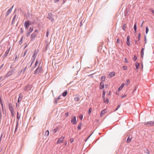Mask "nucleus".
<instances>
[{"label": "nucleus", "mask_w": 154, "mask_h": 154, "mask_svg": "<svg viewBox=\"0 0 154 154\" xmlns=\"http://www.w3.org/2000/svg\"><path fill=\"white\" fill-rule=\"evenodd\" d=\"M144 125L147 126H152L154 125V121H151L144 123Z\"/></svg>", "instance_id": "nucleus-1"}, {"label": "nucleus", "mask_w": 154, "mask_h": 154, "mask_svg": "<svg viewBox=\"0 0 154 154\" xmlns=\"http://www.w3.org/2000/svg\"><path fill=\"white\" fill-rule=\"evenodd\" d=\"M42 72V67L40 66L38 67L35 71L34 74H39Z\"/></svg>", "instance_id": "nucleus-2"}, {"label": "nucleus", "mask_w": 154, "mask_h": 154, "mask_svg": "<svg viewBox=\"0 0 154 154\" xmlns=\"http://www.w3.org/2000/svg\"><path fill=\"white\" fill-rule=\"evenodd\" d=\"M31 24L29 20L25 21L24 24V26L25 28L28 29V26Z\"/></svg>", "instance_id": "nucleus-3"}, {"label": "nucleus", "mask_w": 154, "mask_h": 154, "mask_svg": "<svg viewBox=\"0 0 154 154\" xmlns=\"http://www.w3.org/2000/svg\"><path fill=\"white\" fill-rule=\"evenodd\" d=\"M64 139V137H61L58 140L57 142V143L58 144L59 143H61L63 142Z\"/></svg>", "instance_id": "nucleus-4"}, {"label": "nucleus", "mask_w": 154, "mask_h": 154, "mask_svg": "<svg viewBox=\"0 0 154 154\" xmlns=\"http://www.w3.org/2000/svg\"><path fill=\"white\" fill-rule=\"evenodd\" d=\"M31 86L30 85H28L24 88V90L29 91L31 89Z\"/></svg>", "instance_id": "nucleus-5"}, {"label": "nucleus", "mask_w": 154, "mask_h": 154, "mask_svg": "<svg viewBox=\"0 0 154 154\" xmlns=\"http://www.w3.org/2000/svg\"><path fill=\"white\" fill-rule=\"evenodd\" d=\"M37 36V33L35 32H34L31 35V40L32 41Z\"/></svg>", "instance_id": "nucleus-6"}, {"label": "nucleus", "mask_w": 154, "mask_h": 154, "mask_svg": "<svg viewBox=\"0 0 154 154\" xmlns=\"http://www.w3.org/2000/svg\"><path fill=\"white\" fill-rule=\"evenodd\" d=\"M71 122L73 124H76L77 121L76 120V118L75 116H74L72 119Z\"/></svg>", "instance_id": "nucleus-7"}, {"label": "nucleus", "mask_w": 154, "mask_h": 154, "mask_svg": "<svg viewBox=\"0 0 154 154\" xmlns=\"http://www.w3.org/2000/svg\"><path fill=\"white\" fill-rule=\"evenodd\" d=\"M107 110L106 109L102 110L100 113V117H102L107 112Z\"/></svg>", "instance_id": "nucleus-8"}, {"label": "nucleus", "mask_w": 154, "mask_h": 154, "mask_svg": "<svg viewBox=\"0 0 154 154\" xmlns=\"http://www.w3.org/2000/svg\"><path fill=\"white\" fill-rule=\"evenodd\" d=\"M23 94L22 93H20L19 94V97L18 100V102L19 103L23 98Z\"/></svg>", "instance_id": "nucleus-9"}, {"label": "nucleus", "mask_w": 154, "mask_h": 154, "mask_svg": "<svg viewBox=\"0 0 154 154\" xmlns=\"http://www.w3.org/2000/svg\"><path fill=\"white\" fill-rule=\"evenodd\" d=\"M130 39V36H128L127 38V42H126V43H127V45L128 46H130L131 45V44H130V41H129Z\"/></svg>", "instance_id": "nucleus-10"}, {"label": "nucleus", "mask_w": 154, "mask_h": 154, "mask_svg": "<svg viewBox=\"0 0 154 154\" xmlns=\"http://www.w3.org/2000/svg\"><path fill=\"white\" fill-rule=\"evenodd\" d=\"M103 102L106 103H108L109 102V100L108 98H106L105 97L103 98Z\"/></svg>", "instance_id": "nucleus-11"}, {"label": "nucleus", "mask_w": 154, "mask_h": 154, "mask_svg": "<svg viewBox=\"0 0 154 154\" xmlns=\"http://www.w3.org/2000/svg\"><path fill=\"white\" fill-rule=\"evenodd\" d=\"M104 88V84L103 82H101L100 85V89H103Z\"/></svg>", "instance_id": "nucleus-12"}, {"label": "nucleus", "mask_w": 154, "mask_h": 154, "mask_svg": "<svg viewBox=\"0 0 154 154\" xmlns=\"http://www.w3.org/2000/svg\"><path fill=\"white\" fill-rule=\"evenodd\" d=\"M132 137H130V136H129L128 137V139H127L126 142L127 143H130L131 141L132 140Z\"/></svg>", "instance_id": "nucleus-13"}, {"label": "nucleus", "mask_w": 154, "mask_h": 154, "mask_svg": "<svg viewBox=\"0 0 154 154\" xmlns=\"http://www.w3.org/2000/svg\"><path fill=\"white\" fill-rule=\"evenodd\" d=\"M74 100L76 102H78L80 100V97L78 96H76L74 98Z\"/></svg>", "instance_id": "nucleus-14"}, {"label": "nucleus", "mask_w": 154, "mask_h": 154, "mask_svg": "<svg viewBox=\"0 0 154 154\" xmlns=\"http://www.w3.org/2000/svg\"><path fill=\"white\" fill-rule=\"evenodd\" d=\"M10 48H9L5 52V55L6 56H7L8 55V54L9 53V52L10 51Z\"/></svg>", "instance_id": "nucleus-15"}, {"label": "nucleus", "mask_w": 154, "mask_h": 154, "mask_svg": "<svg viewBox=\"0 0 154 154\" xmlns=\"http://www.w3.org/2000/svg\"><path fill=\"white\" fill-rule=\"evenodd\" d=\"M125 85V84L124 83H122L120 87L119 88L118 90L119 91H120V90H121L122 88L124 87V86Z\"/></svg>", "instance_id": "nucleus-16"}, {"label": "nucleus", "mask_w": 154, "mask_h": 154, "mask_svg": "<svg viewBox=\"0 0 154 154\" xmlns=\"http://www.w3.org/2000/svg\"><path fill=\"white\" fill-rule=\"evenodd\" d=\"M144 48H143L141 51V54L142 57H143L144 55Z\"/></svg>", "instance_id": "nucleus-17"}, {"label": "nucleus", "mask_w": 154, "mask_h": 154, "mask_svg": "<svg viewBox=\"0 0 154 154\" xmlns=\"http://www.w3.org/2000/svg\"><path fill=\"white\" fill-rule=\"evenodd\" d=\"M115 75V72H110L109 73V75L111 77L114 76Z\"/></svg>", "instance_id": "nucleus-18"}, {"label": "nucleus", "mask_w": 154, "mask_h": 154, "mask_svg": "<svg viewBox=\"0 0 154 154\" xmlns=\"http://www.w3.org/2000/svg\"><path fill=\"white\" fill-rule=\"evenodd\" d=\"M9 108L10 111H14V109L13 107L11 105L9 106Z\"/></svg>", "instance_id": "nucleus-19"}, {"label": "nucleus", "mask_w": 154, "mask_h": 154, "mask_svg": "<svg viewBox=\"0 0 154 154\" xmlns=\"http://www.w3.org/2000/svg\"><path fill=\"white\" fill-rule=\"evenodd\" d=\"M135 66L137 69H138L139 68L140 64L139 63L136 62L135 64Z\"/></svg>", "instance_id": "nucleus-20"}, {"label": "nucleus", "mask_w": 154, "mask_h": 154, "mask_svg": "<svg viewBox=\"0 0 154 154\" xmlns=\"http://www.w3.org/2000/svg\"><path fill=\"white\" fill-rule=\"evenodd\" d=\"M106 78L105 76H102L101 77V79L102 81H104L105 80Z\"/></svg>", "instance_id": "nucleus-21"}, {"label": "nucleus", "mask_w": 154, "mask_h": 154, "mask_svg": "<svg viewBox=\"0 0 154 154\" xmlns=\"http://www.w3.org/2000/svg\"><path fill=\"white\" fill-rule=\"evenodd\" d=\"M67 91H65V92H64L62 94V95L63 97H65L67 94Z\"/></svg>", "instance_id": "nucleus-22"}, {"label": "nucleus", "mask_w": 154, "mask_h": 154, "mask_svg": "<svg viewBox=\"0 0 154 154\" xmlns=\"http://www.w3.org/2000/svg\"><path fill=\"white\" fill-rule=\"evenodd\" d=\"M134 30L135 32H137V31H136V30H137V25H136V23H135L134 24Z\"/></svg>", "instance_id": "nucleus-23"}, {"label": "nucleus", "mask_w": 154, "mask_h": 154, "mask_svg": "<svg viewBox=\"0 0 154 154\" xmlns=\"http://www.w3.org/2000/svg\"><path fill=\"white\" fill-rule=\"evenodd\" d=\"M106 93V91H103V94H102V97L103 98L105 97V94Z\"/></svg>", "instance_id": "nucleus-24"}, {"label": "nucleus", "mask_w": 154, "mask_h": 154, "mask_svg": "<svg viewBox=\"0 0 154 154\" xmlns=\"http://www.w3.org/2000/svg\"><path fill=\"white\" fill-rule=\"evenodd\" d=\"M130 80L129 79H128L127 80V81H126V82L125 84L126 85H128L129 83H130Z\"/></svg>", "instance_id": "nucleus-25"}, {"label": "nucleus", "mask_w": 154, "mask_h": 154, "mask_svg": "<svg viewBox=\"0 0 154 154\" xmlns=\"http://www.w3.org/2000/svg\"><path fill=\"white\" fill-rule=\"evenodd\" d=\"M49 134V132L48 130H47L45 132V134L47 136H48Z\"/></svg>", "instance_id": "nucleus-26"}, {"label": "nucleus", "mask_w": 154, "mask_h": 154, "mask_svg": "<svg viewBox=\"0 0 154 154\" xmlns=\"http://www.w3.org/2000/svg\"><path fill=\"white\" fill-rule=\"evenodd\" d=\"M33 27H31L29 29V32L31 33L33 31Z\"/></svg>", "instance_id": "nucleus-27"}, {"label": "nucleus", "mask_w": 154, "mask_h": 154, "mask_svg": "<svg viewBox=\"0 0 154 154\" xmlns=\"http://www.w3.org/2000/svg\"><path fill=\"white\" fill-rule=\"evenodd\" d=\"M81 126H82L81 124H79L78 125L77 128L79 130H80L81 129Z\"/></svg>", "instance_id": "nucleus-28"}, {"label": "nucleus", "mask_w": 154, "mask_h": 154, "mask_svg": "<svg viewBox=\"0 0 154 154\" xmlns=\"http://www.w3.org/2000/svg\"><path fill=\"white\" fill-rule=\"evenodd\" d=\"M11 10H12L11 9H10L7 12V15H8L10 13H11Z\"/></svg>", "instance_id": "nucleus-29"}, {"label": "nucleus", "mask_w": 154, "mask_h": 154, "mask_svg": "<svg viewBox=\"0 0 154 154\" xmlns=\"http://www.w3.org/2000/svg\"><path fill=\"white\" fill-rule=\"evenodd\" d=\"M92 111V109L91 108H90L88 110V114H90Z\"/></svg>", "instance_id": "nucleus-30"}, {"label": "nucleus", "mask_w": 154, "mask_h": 154, "mask_svg": "<svg viewBox=\"0 0 154 154\" xmlns=\"http://www.w3.org/2000/svg\"><path fill=\"white\" fill-rule=\"evenodd\" d=\"M83 116L82 115H80L79 116V118L81 119L82 120L83 119Z\"/></svg>", "instance_id": "nucleus-31"}, {"label": "nucleus", "mask_w": 154, "mask_h": 154, "mask_svg": "<svg viewBox=\"0 0 154 154\" xmlns=\"http://www.w3.org/2000/svg\"><path fill=\"white\" fill-rule=\"evenodd\" d=\"M49 19L52 22H53L54 21V18L52 17H50L49 18Z\"/></svg>", "instance_id": "nucleus-32"}, {"label": "nucleus", "mask_w": 154, "mask_h": 154, "mask_svg": "<svg viewBox=\"0 0 154 154\" xmlns=\"http://www.w3.org/2000/svg\"><path fill=\"white\" fill-rule=\"evenodd\" d=\"M137 59V57L136 56H134L133 57V59L134 61H136Z\"/></svg>", "instance_id": "nucleus-33"}, {"label": "nucleus", "mask_w": 154, "mask_h": 154, "mask_svg": "<svg viewBox=\"0 0 154 154\" xmlns=\"http://www.w3.org/2000/svg\"><path fill=\"white\" fill-rule=\"evenodd\" d=\"M149 31V29L148 26H147L146 28V34H147Z\"/></svg>", "instance_id": "nucleus-34"}, {"label": "nucleus", "mask_w": 154, "mask_h": 154, "mask_svg": "<svg viewBox=\"0 0 154 154\" xmlns=\"http://www.w3.org/2000/svg\"><path fill=\"white\" fill-rule=\"evenodd\" d=\"M145 152L147 154H149V153H150L149 151L147 149L145 151Z\"/></svg>", "instance_id": "nucleus-35"}, {"label": "nucleus", "mask_w": 154, "mask_h": 154, "mask_svg": "<svg viewBox=\"0 0 154 154\" xmlns=\"http://www.w3.org/2000/svg\"><path fill=\"white\" fill-rule=\"evenodd\" d=\"M123 68L125 70H127V66H123Z\"/></svg>", "instance_id": "nucleus-36"}, {"label": "nucleus", "mask_w": 154, "mask_h": 154, "mask_svg": "<svg viewBox=\"0 0 154 154\" xmlns=\"http://www.w3.org/2000/svg\"><path fill=\"white\" fill-rule=\"evenodd\" d=\"M122 28L123 29L125 30V29L126 28V25L125 24H124V25H123Z\"/></svg>", "instance_id": "nucleus-37"}, {"label": "nucleus", "mask_w": 154, "mask_h": 154, "mask_svg": "<svg viewBox=\"0 0 154 154\" xmlns=\"http://www.w3.org/2000/svg\"><path fill=\"white\" fill-rule=\"evenodd\" d=\"M38 61H37V60L36 62H35V67L37 66V65H38Z\"/></svg>", "instance_id": "nucleus-38"}, {"label": "nucleus", "mask_w": 154, "mask_h": 154, "mask_svg": "<svg viewBox=\"0 0 154 154\" xmlns=\"http://www.w3.org/2000/svg\"><path fill=\"white\" fill-rule=\"evenodd\" d=\"M73 139L72 138H71L70 139L69 141L71 143H72L73 142Z\"/></svg>", "instance_id": "nucleus-39"}, {"label": "nucleus", "mask_w": 154, "mask_h": 154, "mask_svg": "<svg viewBox=\"0 0 154 154\" xmlns=\"http://www.w3.org/2000/svg\"><path fill=\"white\" fill-rule=\"evenodd\" d=\"M11 115H12V116H14V111H13L12 112V111H11Z\"/></svg>", "instance_id": "nucleus-40"}, {"label": "nucleus", "mask_w": 154, "mask_h": 154, "mask_svg": "<svg viewBox=\"0 0 154 154\" xmlns=\"http://www.w3.org/2000/svg\"><path fill=\"white\" fill-rule=\"evenodd\" d=\"M36 54L35 53L33 56V58L34 60L35 59V57H36Z\"/></svg>", "instance_id": "nucleus-41"}, {"label": "nucleus", "mask_w": 154, "mask_h": 154, "mask_svg": "<svg viewBox=\"0 0 154 154\" xmlns=\"http://www.w3.org/2000/svg\"><path fill=\"white\" fill-rule=\"evenodd\" d=\"M149 10L153 14H154V10L152 9H150Z\"/></svg>", "instance_id": "nucleus-42"}, {"label": "nucleus", "mask_w": 154, "mask_h": 154, "mask_svg": "<svg viewBox=\"0 0 154 154\" xmlns=\"http://www.w3.org/2000/svg\"><path fill=\"white\" fill-rule=\"evenodd\" d=\"M30 33H31V32H27L26 34V36H28L29 35Z\"/></svg>", "instance_id": "nucleus-43"}, {"label": "nucleus", "mask_w": 154, "mask_h": 154, "mask_svg": "<svg viewBox=\"0 0 154 154\" xmlns=\"http://www.w3.org/2000/svg\"><path fill=\"white\" fill-rule=\"evenodd\" d=\"M61 96V95H60L58 97V98L57 99V101H58L59 100H60V99Z\"/></svg>", "instance_id": "nucleus-44"}, {"label": "nucleus", "mask_w": 154, "mask_h": 154, "mask_svg": "<svg viewBox=\"0 0 154 154\" xmlns=\"http://www.w3.org/2000/svg\"><path fill=\"white\" fill-rule=\"evenodd\" d=\"M125 61L126 63H128V60H127V59L126 58H125Z\"/></svg>", "instance_id": "nucleus-45"}, {"label": "nucleus", "mask_w": 154, "mask_h": 154, "mask_svg": "<svg viewBox=\"0 0 154 154\" xmlns=\"http://www.w3.org/2000/svg\"><path fill=\"white\" fill-rule=\"evenodd\" d=\"M0 103L1 104V105L2 107H3V104L2 103V100L1 101H0Z\"/></svg>", "instance_id": "nucleus-46"}, {"label": "nucleus", "mask_w": 154, "mask_h": 154, "mask_svg": "<svg viewBox=\"0 0 154 154\" xmlns=\"http://www.w3.org/2000/svg\"><path fill=\"white\" fill-rule=\"evenodd\" d=\"M27 50H26V51L25 52H24V55H23V56H24L27 53Z\"/></svg>", "instance_id": "nucleus-47"}, {"label": "nucleus", "mask_w": 154, "mask_h": 154, "mask_svg": "<svg viewBox=\"0 0 154 154\" xmlns=\"http://www.w3.org/2000/svg\"><path fill=\"white\" fill-rule=\"evenodd\" d=\"M69 114V112H67L65 114V115L66 116V117H67V116H68Z\"/></svg>", "instance_id": "nucleus-48"}, {"label": "nucleus", "mask_w": 154, "mask_h": 154, "mask_svg": "<svg viewBox=\"0 0 154 154\" xmlns=\"http://www.w3.org/2000/svg\"><path fill=\"white\" fill-rule=\"evenodd\" d=\"M140 36H141V34L140 33H139L138 34V38L139 39H140Z\"/></svg>", "instance_id": "nucleus-49"}, {"label": "nucleus", "mask_w": 154, "mask_h": 154, "mask_svg": "<svg viewBox=\"0 0 154 154\" xmlns=\"http://www.w3.org/2000/svg\"><path fill=\"white\" fill-rule=\"evenodd\" d=\"M48 31H47V33H46V36L47 37H48Z\"/></svg>", "instance_id": "nucleus-50"}, {"label": "nucleus", "mask_w": 154, "mask_h": 154, "mask_svg": "<svg viewBox=\"0 0 154 154\" xmlns=\"http://www.w3.org/2000/svg\"><path fill=\"white\" fill-rule=\"evenodd\" d=\"M119 39H117V43H119Z\"/></svg>", "instance_id": "nucleus-51"}, {"label": "nucleus", "mask_w": 154, "mask_h": 154, "mask_svg": "<svg viewBox=\"0 0 154 154\" xmlns=\"http://www.w3.org/2000/svg\"><path fill=\"white\" fill-rule=\"evenodd\" d=\"M27 67L26 66L25 67V69H24V71H23V72H24L25 70H26V69L27 68Z\"/></svg>", "instance_id": "nucleus-52"}, {"label": "nucleus", "mask_w": 154, "mask_h": 154, "mask_svg": "<svg viewBox=\"0 0 154 154\" xmlns=\"http://www.w3.org/2000/svg\"><path fill=\"white\" fill-rule=\"evenodd\" d=\"M59 0H54V2H58Z\"/></svg>", "instance_id": "nucleus-53"}, {"label": "nucleus", "mask_w": 154, "mask_h": 154, "mask_svg": "<svg viewBox=\"0 0 154 154\" xmlns=\"http://www.w3.org/2000/svg\"><path fill=\"white\" fill-rule=\"evenodd\" d=\"M57 101H57V99H56V100H55V103H57Z\"/></svg>", "instance_id": "nucleus-54"}, {"label": "nucleus", "mask_w": 154, "mask_h": 154, "mask_svg": "<svg viewBox=\"0 0 154 154\" xmlns=\"http://www.w3.org/2000/svg\"><path fill=\"white\" fill-rule=\"evenodd\" d=\"M16 16L15 15L13 19V20H15V18H16Z\"/></svg>", "instance_id": "nucleus-55"}, {"label": "nucleus", "mask_w": 154, "mask_h": 154, "mask_svg": "<svg viewBox=\"0 0 154 154\" xmlns=\"http://www.w3.org/2000/svg\"><path fill=\"white\" fill-rule=\"evenodd\" d=\"M34 32H35L36 33H37L38 32V30H35Z\"/></svg>", "instance_id": "nucleus-56"}, {"label": "nucleus", "mask_w": 154, "mask_h": 154, "mask_svg": "<svg viewBox=\"0 0 154 154\" xmlns=\"http://www.w3.org/2000/svg\"><path fill=\"white\" fill-rule=\"evenodd\" d=\"M67 141H65V145H66L67 144Z\"/></svg>", "instance_id": "nucleus-57"}, {"label": "nucleus", "mask_w": 154, "mask_h": 154, "mask_svg": "<svg viewBox=\"0 0 154 154\" xmlns=\"http://www.w3.org/2000/svg\"><path fill=\"white\" fill-rule=\"evenodd\" d=\"M23 38H24L23 36V37L21 38V40H20V41H22V40H23Z\"/></svg>", "instance_id": "nucleus-58"}, {"label": "nucleus", "mask_w": 154, "mask_h": 154, "mask_svg": "<svg viewBox=\"0 0 154 154\" xmlns=\"http://www.w3.org/2000/svg\"><path fill=\"white\" fill-rule=\"evenodd\" d=\"M21 32L22 33L23 32V30L22 29V28H21Z\"/></svg>", "instance_id": "nucleus-59"}, {"label": "nucleus", "mask_w": 154, "mask_h": 154, "mask_svg": "<svg viewBox=\"0 0 154 154\" xmlns=\"http://www.w3.org/2000/svg\"><path fill=\"white\" fill-rule=\"evenodd\" d=\"M120 107V106L119 105H118V107H117V108H118V109Z\"/></svg>", "instance_id": "nucleus-60"}, {"label": "nucleus", "mask_w": 154, "mask_h": 154, "mask_svg": "<svg viewBox=\"0 0 154 154\" xmlns=\"http://www.w3.org/2000/svg\"><path fill=\"white\" fill-rule=\"evenodd\" d=\"M118 108H117V109H116L115 110V111H116V110H118Z\"/></svg>", "instance_id": "nucleus-61"}, {"label": "nucleus", "mask_w": 154, "mask_h": 154, "mask_svg": "<svg viewBox=\"0 0 154 154\" xmlns=\"http://www.w3.org/2000/svg\"><path fill=\"white\" fill-rule=\"evenodd\" d=\"M135 44H137V41L136 40L135 41Z\"/></svg>", "instance_id": "nucleus-62"}, {"label": "nucleus", "mask_w": 154, "mask_h": 154, "mask_svg": "<svg viewBox=\"0 0 154 154\" xmlns=\"http://www.w3.org/2000/svg\"><path fill=\"white\" fill-rule=\"evenodd\" d=\"M17 117L18 119H19V117L18 115L17 116Z\"/></svg>", "instance_id": "nucleus-63"}, {"label": "nucleus", "mask_w": 154, "mask_h": 154, "mask_svg": "<svg viewBox=\"0 0 154 154\" xmlns=\"http://www.w3.org/2000/svg\"><path fill=\"white\" fill-rule=\"evenodd\" d=\"M18 115V112H17V116Z\"/></svg>", "instance_id": "nucleus-64"}]
</instances>
